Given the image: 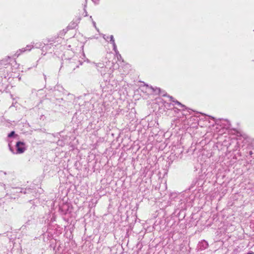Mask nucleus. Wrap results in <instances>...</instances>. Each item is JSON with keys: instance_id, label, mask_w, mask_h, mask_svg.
Masks as SVG:
<instances>
[{"instance_id": "obj_4", "label": "nucleus", "mask_w": 254, "mask_h": 254, "mask_svg": "<svg viewBox=\"0 0 254 254\" xmlns=\"http://www.w3.org/2000/svg\"><path fill=\"white\" fill-rule=\"evenodd\" d=\"M14 131H11L8 135V137H12L14 134Z\"/></svg>"}, {"instance_id": "obj_5", "label": "nucleus", "mask_w": 254, "mask_h": 254, "mask_svg": "<svg viewBox=\"0 0 254 254\" xmlns=\"http://www.w3.org/2000/svg\"><path fill=\"white\" fill-rule=\"evenodd\" d=\"M247 254H253V253H248Z\"/></svg>"}, {"instance_id": "obj_3", "label": "nucleus", "mask_w": 254, "mask_h": 254, "mask_svg": "<svg viewBox=\"0 0 254 254\" xmlns=\"http://www.w3.org/2000/svg\"><path fill=\"white\" fill-rule=\"evenodd\" d=\"M169 98H170V99L174 103H175L176 104H178V105H179L181 107H184V106L180 102H179V101H175V100H173V97H171V96H169Z\"/></svg>"}, {"instance_id": "obj_2", "label": "nucleus", "mask_w": 254, "mask_h": 254, "mask_svg": "<svg viewBox=\"0 0 254 254\" xmlns=\"http://www.w3.org/2000/svg\"><path fill=\"white\" fill-rule=\"evenodd\" d=\"M208 246V243L205 241L203 240L199 242L198 244V247L201 250H203L206 249Z\"/></svg>"}, {"instance_id": "obj_1", "label": "nucleus", "mask_w": 254, "mask_h": 254, "mask_svg": "<svg viewBox=\"0 0 254 254\" xmlns=\"http://www.w3.org/2000/svg\"><path fill=\"white\" fill-rule=\"evenodd\" d=\"M16 153L21 154L26 150L25 143L23 142L18 141L16 144Z\"/></svg>"}]
</instances>
